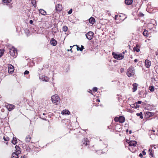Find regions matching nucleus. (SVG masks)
<instances>
[{
	"label": "nucleus",
	"mask_w": 158,
	"mask_h": 158,
	"mask_svg": "<svg viewBox=\"0 0 158 158\" xmlns=\"http://www.w3.org/2000/svg\"><path fill=\"white\" fill-rule=\"evenodd\" d=\"M32 4L35 7H36V2L35 0H31V2Z\"/></svg>",
	"instance_id": "nucleus-27"
},
{
	"label": "nucleus",
	"mask_w": 158,
	"mask_h": 158,
	"mask_svg": "<svg viewBox=\"0 0 158 158\" xmlns=\"http://www.w3.org/2000/svg\"><path fill=\"white\" fill-rule=\"evenodd\" d=\"M39 13L42 15H47L46 11L44 10L41 9L39 10Z\"/></svg>",
	"instance_id": "nucleus-16"
},
{
	"label": "nucleus",
	"mask_w": 158,
	"mask_h": 158,
	"mask_svg": "<svg viewBox=\"0 0 158 158\" xmlns=\"http://www.w3.org/2000/svg\"><path fill=\"white\" fill-rule=\"evenodd\" d=\"M136 115L138 116H140L141 119H142L143 118L142 112H141L139 113H137L136 114Z\"/></svg>",
	"instance_id": "nucleus-29"
},
{
	"label": "nucleus",
	"mask_w": 158,
	"mask_h": 158,
	"mask_svg": "<svg viewBox=\"0 0 158 158\" xmlns=\"http://www.w3.org/2000/svg\"><path fill=\"white\" fill-rule=\"evenodd\" d=\"M21 32L23 35H25L27 36L31 35V32L29 30H20L19 33Z\"/></svg>",
	"instance_id": "nucleus-7"
},
{
	"label": "nucleus",
	"mask_w": 158,
	"mask_h": 158,
	"mask_svg": "<svg viewBox=\"0 0 158 158\" xmlns=\"http://www.w3.org/2000/svg\"><path fill=\"white\" fill-rule=\"evenodd\" d=\"M120 72L121 73H123L124 71V69L123 68H121L120 70Z\"/></svg>",
	"instance_id": "nucleus-43"
},
{
	"label": "nucleus",
	"mask_w": 158,
	"mask_h": 158,
	"mask_svg": "<svg viewBox=\"0 0 158 158\" xmlns=\"http://www.w3.org/2000/svg\"><path fill=\"white\" fill-rule=\"evenodd\" d=\"M39 77V78L43 81H47L48 80V77H47L45 76L42 75L40 76V75Z\"/></svg>",
	"instance_id": "nucleus-12"
},
{
	"label": "nucleus",
	"mask_w": 158,
	"mask_h": 158,
	"mask_svg": "<svg viewBox=\"0 0 158 158\" xmlns=\"http://www.w3.org/2000/svg\"><path fill=\"white\" fill-rule=\"evenodd\" d=\"M138 61V60L137 59H135L134 60V62H137Z\"/></svg>",
	"instance_id": "nucleus-53"
},
{
	"label": "nucleus",
	"mask_w": 158,
	"mask_h": 158,
	"mask_svg": "<svg viewBox=\"0 0 158 158\" xmlns=\"http://www.w3.org/2000/svg\"><path fill=\"white\" fill-rule=\"evenodd\" d=\"M12 0H2V2L4 4L7 5L10 3Z\"/></svg>",
	"instance_id": "nucleus-24"
},
{
	"label": "nucleus",
	"mask_w": 158,
	"mask_h": 158,
	"mask_svg": "<svg viewBox=\"0 0 158 158\" xmlns=\"http://www.w3.org/2000/svg\"><path fill=\"white\" fill-rule=\"evenodd\" d=\"M129 134H131V132H131V130H130V131H129Z\"/></svg>",
	"instance_id": "nucleus-58"
},
{
	"label": "nucleus",
	"mask_w": 158,
	"mask_h": 158,
	"mask_svg": "<svg viewBox=\"0 0 158 158\" xmlns=\"http://www.w3.org/2000/svg\"><path fill=\"white\" fill-rule=\"evenodd\" d=\"M89 23L92 24H94L95 22V19L93 17H91L89 19Z\"/></svg>",
	"instance_id": "nucleus-17"
},
{
	"label": "nucleus",
	"mask_w": 158,
	"mask_h": 158,
	"mask_svg": "<svg viewBox=\"0 0 158 158\" xmlns=\"http://www.w3.org/2000/svg\"><path fill=\"white\" fill-rule=\"evenodd\" d=\"M10 52V55L13 57H16L17 55V50L15 48L11 49Z\"/></svg>",
	"instance_id": "nucleus-5"
},
{
	"label": "nucleus",
	"mask_w": 158,
	"mask_h": 158,
	"mask_svg": "<svg viewBox=\"0 0 158 158\" xmlns=\"http://www.w3.org/2000/svg\"><path fill=\"white\" fill-rule=\"evenodd\" d=\"M154 114L155 113L154 112H149V118L153 116Z\"/></svg>",
	"instance_id": "nucleus-34"
},
{
	"label": "nucleus",
	"mask_w": 158,
	"mask_h": 158,
	"mask_svg": "<svg viewBox=\"0 0 158 158\" xmlns=\"http://www.w3.org/2000/svg\"><path fill=\"white\" fill-rule=\"evenodd\" d=\"M114 120L115 122L118 121L119 122V117L118 118L117 117H115L114 118Z\"/></svg>",
	"instance_id": "nucleus-35"
},
{
	"label": "nucleus",
	"mask_w": 158,
	"mask_h": 158,
	"mask_svg": "<svg viewBox=\"0 0 158 158\" xmlns=\"http://www.w3.org/2000/svg\"><path fill=\"white\" fill-rule=\"evenodd\" d=\"M143 70H144V71H147V70H145V69H144L143 68Z\"/></svg>",
	"instance_id": "nucleus-61"
},
{
	"label": "nucleus",
	"mask_w": 158,
	"mask_h": 158,
	"mask_svg": "<svg viewBox=\"0 0 158 158\" xmlns=\"http://www.w3.org/2000/svg\"><path fill=\"white\" fill-rule=\"evenodd\" d=\"M17 138L15 137H13L11 142L14 145L15 144L17 143Z\"/></svg>",
	"instance_id": "nucleus-26"
},
{
	"label": "nucleus",
	"mask_w": 158,
	"mask_h": 158,
	"mask_svg": "<svg viewBox=\"0 0 158 158\" xmlns=\"http://www.w3.org/2000/svg\"><path fill=\"white\" fill-rule=\"evenodd\" d=\"M145 66L146 68H148V60L146 59L145 61Z\"/></svg>",
	"instance_id": "nucleus-31"
},
{
	"label": "nucleus",
	"mask_w": 158,
	"mask_h": 158,
	"mask_svg": "<svg viewBox=\"0 0 158 158\" xmlns=\"http://www.w3.org/2000/svg\"><path fill=\"white\" fill-rule=\"evenodd\" d=\"M98 90V88L96 87H94L93 88V90L94 91H97Z\"/></svg>",
	"instance_id": "nucleus-40"
},
{
	"label": "nucleus",
	"mask_w": 158,
	"mask_h": 158,
	"mask_svg": "<svg viewBox=\"0 0 158 158\" xmlns=\"http://www.w3.org/2000/svg\"><path fill=\"white\" fill-rule=\"evenodd\" d=\"M133 88H132L133 92H135L137 89L138 84L137 83H134L132 85Z\"/></svg>",
	"instance_id": "nucleus-15"
},
{
	"label": "nucleus",
	"mask_w": 158,
	"mask_h": 158,
	"mask_svg": "<svg viewBox=\"0 0 158 158\" xmlns=\"http://www.w3.org/2000/svg\"><path fill=\"white\" fill-rule=\"evenodd\" d=\"M69 110H63L62 112V114L63 115H69Z\"/></svg>",
	"instance_id": "nucleus-23"
},
{
	"label": "nucleus",
	"mask_w": 158,
	"mask_h": 158,
	"mask_svg": "<svg viewBox=\"0 0 158 158\" xmlns=\"http://www.w3.org/2000/svg\"><path fill=\"white\" fill-rule=\"evenodd\" d=\"M137 104H140L142 103V101H139L137 102H135Z\"/></svg>",
	"instance_id": "nucleus-46"
},
{
	"label": "nucleus",
	"mask_w": 158,
	"mask_h": 158,
	"mask_svg": "<svg viewBox=\"0 0 158 158\" xmlns=\"http://www.w3.org/2000/svg\"><path fill=\"white\" fill-rule=\"evenodd\" d=\"M131 106L132 108H135V103L134 104L131 105Z\"/></svg>",
	"instance_id": "nucleus-45"
},
{
	"label": "nucleus",
	"mask_w": 158,
	"mask_h": 158,
	"mask_svg": "<svg viewBox=\"0 0 158 158\" xmlns=\"http://www.w3.org/2000/svg\"><path fill=\"white\" fill-rule=\"evenodd\" d=\"M15 107V106L12 104H8L6 105V108L8 109V110L10 111L14 109Z\"/></svg>",
	"instance_id": "nucleus-10"
},
{
	"label": "nucleus",
	"mask_w": 158,
	"mask_h": 158,
	"mask_svg": "<svg viewBox=\"0 0 158 158\" xmlns=\"http://www.w3.org/2000/svg\"><path fill=\"white\" fill-rule=\"evenodd\" d=\"M51 100L53 103L57 105L58 104L60 99L58 95L55 94L52 96Z\"/></svg>",
	"instance_id": "nucleus-2"
},
{
	"label": "nucleus",
	"mask_w": 158,
	"mask_h": 158,
	"mask_svg": "<svg viewBox=\"0 0 158 158\" xmlns=\"http://www.w3.org/2000/svg\"><path fill=\"white\" fill-rule=\"evenodd\" d=\"M133 49L135 51H136L137 52H139L140 51L139 48V45L138 44H136L135 47Z\"/></svg>",
	"instance_id": "nucleus-21"
},
{
	"label": "nucleus",
	"mask_w": 158,
	"mask_h": 158,
	"mask_svg": "<svg viewBox=\"0 0 158 158\" xmlns=\"http://www.w3.org/2000/svg\"><path fill=\"white\" fill-rule=\"evenodd\" d=\"M21 158H24V156H23V157L21 156Z\"/></svg>",
	"instance_id": "nucleus-64"
},
{
	"label": "nucleus",
	"mask_w": 158,
	"mask_h": 158,
	"mask_svg": "<svg viewBox=\"0 0 158 158\" xmlns=\"http://www.w3.org/2000/svg\"><path fill=\"white\" fill-rule=\"evenodd\" d=\"M156 24V21L154 19H151V22L150 23H149V27H151L152 25H155Z\"/></svg>",
	"instance_id": "nucleus-13"
},
{
	"label": "nucleus",
	"mask_w": 158,
	"mask_h": 158,
	"mask_svg": "<svg viewBox=\"0 0 158 158\" xmlns=\"http://www.w3.org/2000/svg\"><path fill=\"white\" fill-rule=\"evenodd\" d=\"M82 142H83V145H85V146H87L88 145V143H89V141L86 138L84 139V141Z\"/></svg>",
	"instance_id": "nucleus-19"
},
{
	"label": "nucleus",
	"mask_w": 158,
	"mask_h": 158,
	"mask_svg": "<svg viewBox=\"0 0 158 158\" xmlns=\"http://www.w3.org/2000/svg\"><path fill=\"white\" fill-rule=\"evenodd\" d=\"M148 63H149V67L151 65V62L149 60Z\"/></svg>",
	"instance_id": "nucleus-54"
},
{
	"label": "nucleus",
	"mask_w": 158,
	"mask_h": 158,
	"mask_svg": "<svg viewBox=\"0 0 158 158\" xmlns=\"http://www.w3.org/2000/svg\"><path fill=\"white\" fill-rule=\"evenodd\" d=\"M63 30H66V29L67 30L68 27H67L65 26H64L63 27Z\"/></svg>",
	"instance_id": "nucleus-47"
},
{
	"label": "nucleus",
	"mask_w": 158,
	"mask_h": 158,
	"mask_svg": "<svg viewBox=\"0 0 158 158\" xmlns=\"http://www.w3.org/2000/svg\"><path fill=\"white\" fill-rule=\"evenodd\" d=\"M50 43L51 45L53 46H55L56 45V41L53 39H52L50 41Z\"/></svg>",
	"instance_id": "nucleus-14"
},
{
	"label": "nucleus",
	"mask_w": 158,
	"mask_h": 158,
	"mask_svg": "<svg viewBox=\"0 0 158 158\" xmlns=\"http://www.w3.org/2000/svg\"><path fill=\"white\" fill-rule=\"evenodd\" d=\"M146 150V149H144V150L141 153L143 155V156H144L146 154V152L145 151V150Z\"/></svg>",
	"instance_id": "nucleus-37"
},
{
	"label": "nucleus",
	"mask_w": 158,
	"mask_h": 158,
	"mask_svg": "<svg viewBox=\"0 0 158 158\" xmlns=\"http://www.w3.org/2000/svg\"><path fill=\"white\" fill-rule=\"evenodd\" d=\"M3 139L4 140L6 141H7L9 140V138L7 136L5 137L4 136L3 137Z\"/></svg>",
	"instance_id": "nucleus-32"
},
{
	"label": "nucleus",
	"mask_w": 158,
	"mask_h": 158,
	"mask_svg": "<svg viewBox=\"0 0 158 158\" xmlns=\"http://www.w3.org/2000/svg\"><path fill=\"white\" fill-rule=\"evenodd\" d=\"M92 91L91 90H90L89 91V92L90 93H91V94H92Z\"/></svg>",
	"instance_id": "nucleus-59"
},
{
	"label": "nucleus",
	"mask_w": 158,
	"mask_h": 158,
	"mask_svg": "<svg viewBox=\"0 0 158 158\" xmlns=\"http://www.w3.org/2000/svg\"><path fill=\"white\" fill-rule=\"evenodd\" d=\"M67 51H71V52H73V51H72V49L71 48L70 50L69 49H68L67 50Z\"/></svg>",
	"instance_id": "nucleus-51"
},
{
	"label": "nucleus",
	"mask_w": 158,
	"mask_h": 158,
	"mask_svg": "<svg viewBox=\"0 0 158 158\" xmlns=\"http://www.w3.org/2000/svg\"><path fill=\"white\" fill-rule=\"evenodd\" d=\"M135 69L133 66H130L127 70V74L129 77L132 76L134 75L135 73Z\"/></svg>",
	"instance_id": "nucleus-1"
},
{
	"label": "nucleus",
	"mask_w": 158,
	"mask_h": 158,
	"mask_svg": "<svg viewBox=\"0 0 158 158\" xmlns=\"http://www.w3.org/2000/svg\"><path fill=\"white\" fill-rule=\"evenodd\" d=\"M132 0H125V2L126 4L130 5L132 3Z\"/></svg>",
	"instance_id": "nucleus-22"
},
{
	"label": "nucleus",
	"mask_w": 158,
	"mask_h": 158,
	"mask_svg": "<svg viewBox=\"0 0 158 158\" xmlns=\"http://www.w3.org/2000/svg\"><path fill=\"white\" fill-rule=\"evenodd\" d=\"M15 148H16V152L18 153H17L15 152H13L12 155V158H18L19 156L18 155V154H20V152L19 150H18V149H19V146L16 145L15 147Z\"/></svg>",
	"instance_id": "nucleus-4"
},
{
	"label": "nucleus",
	"mask_w": 158,
	"mask_h": 158,
	"mask_svg": "<svg viewBox=\"0 0 158 158\" xmlns=\"http://www.w3.org/2000/svg\"><path fill=\"white\" fill-rule=\"evenodd\" d=\"M33 23V21L32 20H30V21H29V23L30 24H32Z\"/></svg>",
	"instance_id": "nucleus-50"
},
{
	"label": "nucleus",
	"mask_w": 158,
	"mask_h": 158,
	"mask_svg": "<svg viewBox=\"0 0 158 158\" xmlns=\"http://www.w3.org/2000/svg\"><path fill=\"white\" fill-rule=\"evenodd\" d=\"M36 32V33L37 34H38V33H40V34H42V32H40L39 33H38V31L39 30H34Z\"/></svg>",
	"instance_id": "nucleus-48"
},
{
	"label": "nucleus",
	"mask_w": 158,
	"mask_h": 158,
	"mask_svg": "<svg viewBox=\"0 0 158 158\" xmlns=\"http://www.w3.org/2000/svg\"><path fill=\"white\" fill-rule=\"evenodd\" d=\"M31 139V137L30 135H27L25 139V141L26 142L28 143L30 141Z\"/></svg>",
	"instance_id": "nucleus-20"
},
{
	"label": "nucleus",
	"mask_w": 158,
	"mask_h": 158,
	"mask_svg": "<svg viewBox=\"0 0 158 158\" xmlns=\"http://www.w3.org/2000/svg\"><path fill=\"white\" fill-rule=\"evenodd\" d=\"M149 90H150V91L153 92L154 91V87L153 85H151L149 87Z\"/></svg>",
	"instance_id": "nucleus-28"
},
{
	"label": "nucleus",
	"mask_w": 158,
	"mask_h": 158,
	"mask_svg": "<svg viewBox=\"0 0 158 158\" xmlns=\"http://www.w3.org/2000/svg\"><path fill=\"white\" fill-rule=\"evenodd\" d=\"M76 46L77 47V48L78 51H82L84 49V47L81 45V48L79 47L77 45H76Z\"/></svg>",
	"instance_id": "nucleus-25"
},
{
	"label": "nucleus",
	"mask_w": 158,
	"mask_h": 158,
	"mask_svg": "<svg viewBox=\"0 0 158 158\" xmlns=\"http://www.w3.org/2000/svg\"><path fill=\"white\" fill-rule=\"evenodd\" d=\"M72 12V9H70L68 12L69 14H70Z\"/></svg>",
	"instance_id": "nucleus-44"
},
{
	"label": "nucleus",
	"mask_w": 158,
	"mask_h": 158,
	"mask_svg": "<svg viewBox=\"0 0 158 158\" xmlns=\"http://www.w3.org/2000/svg\"><path fill=\"white\" fill-rule=\"evenodd\" d=\"M143 155L142 154V153H140L139 154V156L140 157L142 158L143 156Z\"/></svg>",
	"instance_id": "nucleus-49"
},
{
	"label": "nucleus",
	"mask_w": 158,
	"mask_h": 158,
	"mask_svg": "<svg viewBox=\"0 0 158 158\" xmlns=\"http://www.w3.org/2000/svg\"><path fill=\"white\" fill-rule=\"evenodd\" d=\"M94 34V33L92 31H89L87 34L85 35L86 38L88 40H91L93 37Z\"/></svg>",
	"instance_id": "nucleus-6"
},
{
	"label": "nucleus",
	"mask_w": 158,
	"mask_h": 158,
	"mask_svg": "<svg viewBox=\"0 0 158 158\" xmlns=\"http://www.w3.org/2000/svg\"><path fill=\"white\" fill-rule=\"evenodd\" d=\"M139 16L140 17H143L144 16V14L141 12H140L139 14Z\"/></svg>",
	"instance_id": "nucleus-38"
},
{
	"label": "nucleus",
	"mask_w": 158,
	"mask_h": 158,
	"mask_svg": "<svg viewBox=\"0 0 158 158\" xmlns=\"http://www.w3.org/2000/svg\"><path fill=\"white\" fill-rule=\"evenodd\" d=\"M149 152H150V155L152 157H153L154 156H153V154L152 153V150L149 149Z\"/></svg>",
	"instance_id": "nucleus-33"
},
{
	"label": "nucleus",
	"mask_w": 158,
	"mask_h": 158,
	"mask_svg": "<svg viewBox=\"0 0 158 158\" xmlns=\"http://www.w3.org/2000/svg\"><path fill=\"white\" fill-rule=\"evenodd\" d=\"M112 54L113 57L115 59L118 60H121L123 59L124 57V55H122V54H117L114 53V52H113L112 53Z\"/></svg>",
	"instance_id": "nucleus-3"
},
{
	"label": "nucleus",
	"mask_w": 158,
	"mask_h": 158,
	"mask_svg": "<svg viewBox=\"0 0 158 158\" xmlns=\"http://www.w3.org/2000/svg\"><path fill=\"white\" fill-rule=\"evenodd\" d=\"M153 28H154V27H153V28H149V30H152V29H153Z\"/></svg>",
	"instance_id": "nucleus-60"
},
{
	"label": "nucleus",
	"mask_w": 158,
	"mask_h": 158,
	"mask_svg": "<svg viewBox=\"0 0 158 158\" xmlns=\"http://www.w3.org/2000/svg\"><path fill=\"white\" fill-rule=\"evenodd\" d=\"M9 7L10 8H11L12 7V6L11 4H10L9 6Z\"/></svg>",
	"instance_id": "nucleus-52"
},
{
	"label": "nucleus",
	"mask_w": 158,
	"mask_h": 158,
	"mask_svg": "<svg viewBox=\"0 0 158 158\" xmlns=\"http://www.w3.org/2000/svg\"><path fill=\"white\" fill-rule=\"evenodd\" d=\"M63 31H64V32H66L68 30H63Z\"/></svg>",
	"instance_id": "nucleus-62"
},
{
	"label": "nucleus",
	"mask_w": 158,
	"mask_h": 158,
	"mask_svg": "<svg viewBox=\"0 0 158 158\" xmlns=\"http://www.w3.org/2000/svg\"><path fill=\"white\" fill-rule=\"evenodd\" d=\"M125 120V118L122 116L119 117V122L121 123H123Z\"/></svg>",
	"instance_id": "nucleus-18"
},
{
	"label": "nucleus",
	"mask_w": 158,
	"mask_h": 158,
	"mask_svg": "<svg viewBox=\"0 0 158 158\" xmlns=\"http://www.w3.org/2000/svg\"><path fill=\"white\" fill-rule=\"evenodd\" d=\"M29 73V72L28 71L26 70L24 72L25 75Z\"/></svg>",
	"instance_id": "nucleus-42"
},
{
	"label": "nucleus",
	"mask_w": 158,
	"mask_h": 158,
	"mask_svg": "<svg viewBox=\"0 0 158 158\" xmlns=\"http://www.w3.org/2000/svg\"><path fill=\"white\" fill-rule=\"evenodd\" d=\"M135 108H138L139 107V105H138V104H137L136 103H135Z\"/></svg>",
	"instance_id": "nucleus-39"
},
{
	"label": "nucleus",
	"mask_w": 158,
	"mask_h": 158,
	"mask_svg": "<svg viewBox=\"0 0 158 158\" xmlns=\"http://www.w3.org/2000/svg\"><path fill=\"white\" fill-rule=\"evenodd\" d=\"M96 101H97V102H100V100L98 99H97Z\"/></svg>",
	"instance_id": "nucleus-55"
},
{
	"label": "nucleus",
	"mask_w": 158,
	"mask_h": 158,
	"mask_svg": "<svg viewBox=\"0 0 158 158\" xmlns=\"http://www.w3.org/2000/svg\"><path fill=\"white\" fill-rule=\"evenodd\" d=\"M3 55V52L1 51L0 52V58Z\"/></svg>",
	"instance_id": "nucleus-41"
},
{
	"label": "nucleus",
	"mask_w": 158,
	"mask_h": 158,
	"mask_svg": "<svg viewBox=\"0 0 158 158\" xmlns=\"http://www.w3.org/2000/svg\"><path fill=\"white\" fill-rule=\"evenodd\" d=\"M148 30H144V31L143 32V34L144 36H148Z\"/></svg>",
	"instance_id": "nucleus-30"
},
{
	"label": "nucleus",
	"mask_w": 158,
	"mask_h": 158,
	"mask_svg": "<svg viewBox=\"0 0 158 158\" xmlns=\"http://www.w3.org/2000/svg\"><path fill=\"white\" fill-rule=\"evenodd\" d=\"M8 71L9 73H12L14 70V68L13 66L11 64H9L8 66Z\"/></svg>",
	"instance_id": "nucleus-8"
},
{
	"label": "nucleus",
	"mask_w": 158,
	"mask_h": 158,
	"mask_svg": "<svg viewBox=\"0 0 158 158\" xmlns=\"http://www.w3.org/2000/svg\"><path fill=\"white\" fill-rule=\"evenodd\" d=\"M129 145L130 146H136V145L137 143L136 141H135L131 140L130 141L129 143Z\"/></svg>",
	"instance_id": "nucleus-11"
},
{
	"label": "nucleus",
	"mask_w": 158,
	"mask_h": 158,
	"mask_svg": "<svg viewBox=\"0 0 158 158\" xmlns=\"http://www.w3.org/2000/svg\"><path fill=\"white\" fill-rule=\"evenodd\" d=\"M128 129H127V130H126V132H128Z\"/></svg>",
	"instance_id": "nucleus-63"
},
{
	"label": "nucleus",
	"mask_w": 158,
	"mask_h": 158,
	"mask_svg": "<svg viewBox=\"0 0 158 158\" xmlns=\"http://www.w3.org/2000/svg\"><path fill=\"white\" fill-rule=\"evenodd\" d=\"M152 83H155L156 81V80H155V78H152Z\"/></svg>",
	"instance_id": "nucleus-36"
},
{
	"label": "nucleus",
	"mask_w": 158,
	"mask_h": 158,
	"mask_svg": "<svg viewBox=\"0 0 158 158\" xmlns=\"http://www.w3.org/2000/svg\"><path fill=\"white\" fill-rule=\"evenodd\" d=\"M76 45H74L73 46H70V48H72L73 47H74V46H76Z\"/></svg>",
	"instance_id": "nucleus-57"
},
{
	"label": "nucleus",
	"mask_w": 158,
	"mask_h": 158,
	"mask_svg": "<svg viewBox=\"0 0 158 158\" xmlns=\"http://www.w3.org/2000/svg\"><path fill=\"white\" fill-rule=\"evenodd\" d=\"M56 10L57 11H60L62 10V6L60 4H58L56 6Z\"/></svg>",
	"instance_id": "nucleus-9"
},
{
	"label": "nucleus",
	"mask_w": 158,
	"mask_h": 158,
	"mask_svg": "<svg viewBox=\"0 0 158 158\" xmlns=\"http://www.w3.org/2000/svg\"><path fill=\"white\" fill-rule=\"evenodd\" d=\"M118 17V15H115V19H116V18H117V17Z\"/></svg>",
	"instance_id": "nucleus-56"
}]
</instances>
